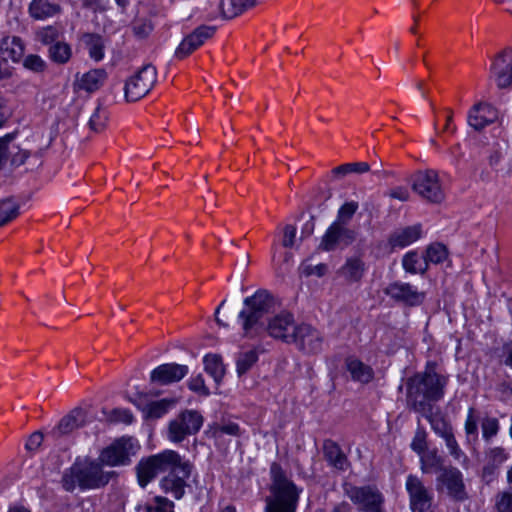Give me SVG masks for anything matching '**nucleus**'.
<instances>
[{"instance_id":"1","label":"nucleus","mask_w":512,"mask_h":512,"mask_svg":"<svg viewBox=\"0 0 512 512\" xmlns=\"http://www.w3.org/2000/svg\"><path fill=\"white\" fill-rule=\"evenodd\" d=\"M274 306L273 295L265 289H260L252 296L246 297L243 301V309L238 315L244 336L253 338L267 331L272 338L291 344L294 328L297 327L291 313L277 314L265 325L264 319L274 311Z\"/></svg>"},{"instance_id":"2","label":"nucleus","mask_w":512,"mask_h":512,"mask_svg":"<svg viewBox=\"0 0 512 512\" xmlns=\"http://www.w3.org/2000/svg\"><path fill=\"white\" fill-rule=\"evenodd\" d=\"M192 468V464L183 460L176 451L165 450L141 459L136 466V473L139 485L144 488L158 474L168 472L161 479L160 486L165 493L179 500L185 494L187 479L191 475Z\"/></svg>"},{"instance_id":"3","label":"nucleus","mask_w":512,"mask_h":512,"mask_svg":"<svg viewBox=\"0 0 512 512\" xmlns=\"http://www.w3.org/2000/svg\"><path fill=\"white\" fill-rule=\"evenodd\" d=\"M446 385L447 377L437 373L434 362H428L424 371L406 380L407 407L419 414H430L434 403L443 398Z\"/></svg>"},{"instance_id":"4","label":"nucleus","mask_w":512,"mask_h":512,"mask_svg":"<svg viewBox=\"0 0 512 512\" xmlns=\"http://www.w3.org/2000/svg\"><path fill=\"white\" fill-rule=\"evenodd\" d=\"M103 466L99 459L76 458L75 462L62 474V488L66 492H74L77 487L82 491L104 488L111 479L118 476V473L105 471Z\"/></svg>"},{"instance_id":"5","label":"nucleus","mask_w":512,"mask_h":512,"mask_svg":"<svg viewBox=\"0 0 512 512\" xmlns=\"http://www.w3.org/2000/svg\"><path fill=\"white\" fill-rule=\"evenodd\" d=\"M270 496L265 498L264 512H296L301 489L287 477L278 462L270 466Z\"/></svg>"},{"instance_id":"6","label":"nucleus","mask_w":512,"mask_h":512,"mask_svg":"<svg viewBox=\"0 0 512 512\" xmlns=\"http://www.w3.org/2000/svg\"><path fill=\"white\" fill-rule=\"evenodd\" d=\"M343 491L354 505L360 506L362 512H385V498L376 485L356 486L345 482Z\"/></svg>"},{"instance_id":"7","label":"nucleus","mask_w":512,"mask_h":512,"mask_svg":"<svg viewBox=\"0 0 512 512\" xmlns=\"http://www.w3.org/2000/svg\"><path fill=\"white\" fill-rule=\"evenodd\" d=\"M157 82V69L151 63L143 65L126 79L124 98L127 102H136L145 97Z\"/></svg>"},{"instance_id":"8","label":"nucleus","mask_w":512,"mask_h":512,"mask_svg":"<svg viewBox=\"0 0 512 512\" xmlns=\"http://www.w3.org/2000/svg\"><path fill=\"white\" fill-rule=\"evenodd\" d=\"M203 425V416L196 410H184L171 420L167 429L168 439L182 442L187 436L196 434Z\"/></svg>"},{"instance_id":"9","label":"nucleus","mask_w":512,"mask_h":512,"mask_svg":"<svg viewBox=\"0 0 512 512\" xmlns=\"http://www.w3.org/2000/svg\"><path fill=\"white\" fill-rule=\"evenodd\" d=\"M411 187L415 193L429 203L438 204L445 198L438 173L432 169L416 172L412 177Z\"/></svg>"},{"instance_id":"10","label":"nucleus","mask_w":512,"mask_h":512,"mask_svg":"<svg viewBox=\"0 0 512 512\" xmlns=\"http://www.w3.org/2000/svg\"><path fill=\"white\" fill-rule=\"evenodd\" d=\"M437 491L446 490L447 495L456 502L469 498L461 471L454 466H447L436 478Z\"/></svg>"},{"instance_id":"11","label":"nucleus","mask_w":512,"mask_h":512,"mask_svg":"<svg viewBox=\"0 0 512 512\" xmlns=\"http://www.w3.org/2000/svg\"><path fill=\"white\" fill-rule=\"evenodd\" d=\"M405 489L409 496L412 512H433V493L418 476L409 474L406 478Z\"/></svg>"},{"instance_id":"12","label":"nucleus","mask_w":512,"mask_h":512,"mask_svg":"<svg viewBox=\"0 0 512 512\" xmlns=\"http://www.w3.org/2000/svg\"><path fill=\"white\" fill-rule=\"evenodd\" d=\"M324 337L310 324L302 323L294 328L291 344L307 355H316L322 351Z\"/></svg>"},{"instance_id":"13","label":"nucleus","mask_w":512,"mask_h":512,"mask_svg":"<svg viewBox=\"0 0 512 512\" xmlns=\"http://www.w3.org/2000/svg\"><path fill=\"white\" fill-rule=\"evenodd\" d=\"M356 237L355 230L333 222L323 235L319 249L327 252L335 251L338 248L344 249L350 246L356 240Z\"/></svg>"},{"instance_id":"14","label":"nucleus","mask_w":512,"mask_h":512,"mask_svg":"<svg viewBox=\"0 0 512 512\" xmlns=\"http://www.w3.org/2000/svg\"><path fill=\"white\" fill-rule=\"evenodd\" d=\"M216 32L215 26L201 25L188 34L175 50L177 59H184L193 53L196 49L204 44V42L214 36Z\"/></svg>"},{"instance_id":"15","label":"nucleus","mask_w":512,"mask_h":512,"mask_svg":"<svg viewBox=\"0 0 512 512\" xmlns=\"http://www.w3.org/2000/svg\"><path fill=\"white\" fill-rule=\"evenodd\" d=\"M384 293L394 301L410 307L421 305L425 299L424 292H419L411 284L400 281L390 283L384 289Z\"/></svg>"},{"instance_id":"16","label":"nucleus","mask_w":512,"mask_h":512,"mask_svg":"<svg viewBox=\"0 0 512 512\" xmlns=\"http://www.w3.org/2000/svg\"><path fill=\"white\" fill-rule=\"evenodd\" d=\"M491 73L499 88L512 84V49L506 48L498 53L492 63Z\"/></svg>"},{"instance_id":"17","label":"nucleus","mask_w":512,"mask_h":512,"mask_svg":"<svg viewBox=\"0 0 512 512\" xmlns=\"http://www.w3.org/2000/svg\"><path fill=\"white\" fill-rule=\"evenodd\" d=\"M188 372L189 368L186 365L177 363L161 364L151 371L150 382L158 385H169L182 380Z\"/></svg>"},{"instance_id":"18","label":"nucleus","mask_w":512,"mask_h":512,"mask_svg":"<svg viewBox=\"0 0 512 512\" xmlns=\"http://www.w3.org/2000/svg\"><path fill=\"white\" fill-rule=\"evenodd\" d=\"M86 418L87 414L84 409L80 407L74 408L61 418L58 425L51 430L49 435L54 439L68 435L83 427L86 424Z\"/></svg>"},{"instance_id":"19","label":"nucleus","mask_w":512,"mask_h":512,"mask_svg":"<svg viewBox=\"0 0 512 512\" xmlns=\"http://www.w3.org/2000/svg\"><path fill=\"white\" fill-rule=\"evenodd\" d=\"M128 440L122 438L104 448L98 457L103 465L110 467L126 465L130 462Z\"/></svg>"},{"instance_id":"20","label":"nucleus","mask_w":512,"mask_h":512,"mask_svg":"<svg viewBox=\"0 0 512 512\" xmlns=\"http://www.w3.org/2000/svg\"><path fill=\"white\" fill-rule=\"evenodd\" d=\"M497 117V110L492 105L479 102L470 109L467 121L474 130L481 131L486 126L495 122Z\"/></svg>"},{"instance_id":"21","label":"nucleus","mask_w":512,"mask_h":512,"mask_svg":"<svg viewBox=\"0 0 512 512\" xmlns=\"http://www.w3.org/2000/svg\"><path fill=\"white\" fill-rule=\"evenodd\" d=\"M421 235L422 228L420 224L399 228L389 235L388 245L391 250L396 248L402 249L417 241Z\"/></svg>"},{"instance_id":"22","label":"nucleus","mask_w":512,"mask_h":512,"mask_svg":"<svg viewBox=\"0 0 512 512\" xmlns=\"http://www.w3.org/2000/svg\"><path fill=\"white\" fill-rule=\"evenodd\" d=\"M322 450L324 459L328 465L339 471H345L349 468L350 462L348 457L337 442L331 439H325L323 441Z\"/></svg>"},{"instance_id":"23","label":"nucleus","mask_w":512,"mask_h":512,"mask_svg":"<svg viewBox=\"0 0 512 512\" xmlns=\"http://www.w3.org/2000/svg\"><path fill=\"white\" fill-rule=\"evenodd\" d=\"M108 78L105 69L97 68L84 73L80 78L76 75V82L80 90L93 93L99 90Z\"/></svg>"},{"instance_id":"24","label":"nucleus","mask_w":512,"mask_h":512,"mask_svg":"<svg viewBox=\"0 0 512 512\" xmlns=\"http://www.w3.org/2000/svg\"><path fill=\"white\" fill-rule=\"evenodd\" d=\"M347 370L351 374V377L354 381H358L361 383H369L374 377V371L369 366L363 363L362 361L349 357L346 359Z\"/></svg>"},{"instance_id":"25","label":"nucleus","mask_w":512,"mask_h":512,"mask_svg":"<svg viewBox=\"0 0 512 512\" xmlns=\"http://www.w3.org/2000/svg\"><path fill=\"white\" fill-rule=\"evenodd\" d=\"M174 398H164L158 401H152L142 409L144 418L147 420H156L164 416L176 404Z\"/></svg>"},{"instance_id":"26","label":"nucleus","mask_w":512,"mask_h":512,"mask_svg":"<svg viewBox=\"0 0 512 512\" xmlns=\"http://www.w3.org/2000/svg\"><path fill=\"white\" fill-rule=\"evenodd\" d=\"M60 6L48 0H33L29 5V14L33 19L43 20L59 13Z\"/></svg>"},{"instance_id":"27","label":"nucleus","mask_w":512,"mask_h":512,"mask_svg":"<svg viewBox=\"0 0 512 512\" xmlns=\"http://www.w3.org/2000/svg\"><path fill=\"white\" fill-rule=\"evenodd\" d=\"M365 271L364 262L358 257L348 258L339 273L350 283L359 282Z\"/></svg>"},{"instance_id":"28","label":"nucleus","mask_w":512,"mask_h":512,"mask_svg":"<svg viewBox=\"0 0 512 512\" xmlns=\"http://www.w3.org/2000/svg\"><path fill=\"white\" fill-rule=\"evenodd\" d=\"M24 43L20 37H4L0 42V50L13 62H18L24 54Z\"/></svg>"},{"instance_id":"29","label":"nucleus","mask_w":512,"mask_h":512,"mask_svg":"<svg viewBox=\"0 0 512 512\" xmlns=\"http://www.w3.org/2000/svg\"><path fill=\"white\" fill-rule=\"evenodd\" d=\"M420 415L428 420L432 430L439 437L446 439L448 436L453 434L452 425L439 412L434 413L433 410H430V414Z\"/></svg>"},{"instance_id":"30","label":"nucleus","mask_w":512,"mask_h":512,"mask_svg":"<svg viewBox=\"0 0 512 512\" xmlns=\"http://www.w3.org/2000/svg\"><path fill=\"white\" fill-rule=\"evenodd\" d=\"M48 58L55 64L64 65L72 57V48L70 44L59 40L47 50Z\"/></svg>"},{"instance_id":"31","label":"nucleus","mask_w":512,"mask_h":512,"mask_svg":"<svg viewBox=\"0 0 512 512\" xmlns=\"http://www.w3.org/2000/svg\"><path fill=\"white\" fill-rule=\"evenodd\" d=\"M20 205L13 197L0 200V227L11 222L19 215Z\"/></svg>"},{"instance_id":"32","label":"nucleus","mask_w":512,"mask_h":512,"mask_svg":"<svg viewBox=\"0 0 512 512\" xmlns=\"http://www.w3.org/2000/svg\"><path fill=\"white\" fill-rule=\"evenodd\" d=\"M204 366L205 371L213 377L217 384H219L225 375V368L221 357L217 354L206 355L204 357Z\"/></svg>"},{"instance_id":"33","label":"nucleus","mask_w":512,"mask_h":512,"mask_svg":"<svg viewBox=\"0 0 512 512\" xmlns=\"http://www.w3.org/2000/svg\"><path fill=\"white\" fill-rule=\"evenodd\" d=\"M82 39L88 49L89 56L95 61L102 60L104 57L102 37L94 33H85Z\"/></svg>"},{"instance_id":"34","label":"nucleus","mask_w":512,"mask_h":512,"mask_svg":"<svg viewBox=\"0 0 512 512\" xmlns=\"http://www.w3.org/2000/svg\"><path fill=\"white\" fill-rule=\"evenodd\" d=\"M420 455L421 470L423 473H429L432 469L442 472L443 468L447 466L443 465V459L438 455L437 450L425 451Z\"/></svg>"},{"instance_id":"35","label":"nucleus","mask_w":512,"mask_h":512,"mask_svg":"<svg viewBox=\"0 0 512 512\" xmlns=\"http://www.w3.org/2000/svg\"><path fill=\"white\" fill-rule=\"evenodd\" d=\"M402 265L406 272L411 274H424L427 269V263L421 261L416 251H410L403 256Z\"/></svg>"},{"instance_id":"36","label":"nucleus","mask_w":512,"mask_h":512,"mask_svg":"<svg viewBox=\"0 0 512 512\" xmlns=\"http://www.w3.org/2000/svg\"><path fill=\"white\" fill-rule=\"evenodd\" d=\"M60 38L61 33L59 29L52 25L42 27L35 32V40L42 45L48 46V48L58 42Z\"/></svg>"},{"instance_id":"37","label":"nucleus","mask_w":512,"mask_h":512,"mask_svg":"<svg viewBox=\"0 0 512 512\" xmlns=\"http://www.w3.org/2000/svg\"><path fill=\"white\" fill-rule=\"evenodd\" d=\"M448 256L447 248L441 243H433L426 249L424 256V263L427 265L431 262L433 264H439L443 262Z\"/></svg>"},{"instance_id":"38","label":"nucleus","mask_w":512,"mask_h":512,"mask_svg":"<svg viewBox=\"0 0 512 512\" xmlns=\"http://www.w3.org/2000/svg\"><path fill=\"white\" fill-rule=\"evenodd\" d=\"M257 361L258 353L255 350L240 353L236 360L238 376L241 377L247 373Z\"/></svg>"},{"instance_id":"39","label":"nucleus","mask_w":512,"mask_h":512,"mask_svg":"<svg viewBox=\"0 0 512 512\" xmlns=\"http://www.w3.org/2000/svg\"><path fill=\"white\" fill-rule=\"evenodd\" d=\"M107 121L108 113L102 108L101 104H98L89 119L88 125L92 131L99 133L105 129Z\"/></svg>"},{"instance_id":"40","label":"nucleus","mask_w":512,"mask_h":512,"mask_svg":"<svg viewBox=\"0 0 512 512\" xmlns=\"http://www.w3.org/2000/svg\"><path fill=\"white\" fill-rule=\"evenodd\" d=\"M359 205L355 201H350L344 203L338 210L337 218L334 221L335 223H339L341 225L348 226L349 222L353 218L356 213Z\"/></svg>"},{"instance_id":"41","label":"nucleus","mask_w":512,"mask_h":512,"mask_svg":"<svg viewBox=\"0 0 512 512\" xmlns=\"http://www.w3.org/2000/svg\"><path fill=\"white\" fill-rule=\"evenodd\" d=\"M220 14L224 20H230L242 14V7L239 0H228L226 5L225 0H221L219 4Z\"/></svg>"},{"instance_id":"42","label":"nucleus","mask_w":512,"mask_h":512,"mask_svg":"<svg viewBox=\"0 0 512 512\" xmlns=\"http://www.w3.org/2000/svg\"><path fill=\"white\" fill-rule=\"evenodd\" d=\"M153 23L148 18H139L133 21L132 31L135 37L138 39L147 38L153 31Z\"/></svg>"},{"instance_id":"43","label":"nucleus","mask_w":512,"mask_h":512,"mask_svg":"<svg viewBox=\"0 0 512 512\" xmlns=\"http://www.w3.org/2000/svg\"><path fill=\"white\" fill-rule=\"evenodd\" d=\"M411 449L416 452L418 455L423 454L428 446H427V433L423 427L418 425L413 440L410 445Z\"/></svg>"},{"instance_id":"44","label":"nucleus","mask_w":512,"mask_h":512,"mask_svg":"<svg viewBox=\"0 0 512 512\" xmlns=\"http://www.w3.org/2000/svg\"><path fill=\"white\" fill-rule=\"evenodd\" d=\"M30 156V152L28 150L20 148V146L15 145L11 142L8 160H10V164L12 166L18 167L23 165L26 159Z\"/></svg>"},{"instance_id":"45","label":"nucleus","mask_w":512,"mask_h":512,"mask_svg":"<svg viewBox=\"0 0 512 512\" xmlns=\"http://www.w3.org/2000/svg\"><path fill=\"white\" fill-rule=\"evenodd\" d=\"M108 420L111 423H124L131 424L134 420V416L129 409L125 408H114L108 415Z\"/></svg>"},{"instance_id":"46","label":"nucleus","mask_w":512,"mask_h":512,"mask_svg":"<svg viewBox=\"0 0 512 512\" xmlns=\"http://www.w3.org/2000/svg\"><path fill=\"white\" fill-rule=\"evenodd\" d=\"M23 66L35 73L44 72L47 68V63L36 54H29L23 60Z\"/></svg>"},{"instance_id":"47","label":"nucleus","mask_w":512,"mask_h":512,"mask_svg":"<svg viewBox=\"0 0 512 512\" xmlns=\"http://www.w3.org/2000/svg\"><path fill=\"white\" fill-rule=\"evenodd\" d=\"M188 388L200 396H209L210 390L205 385L202 374L192 377L188 382Z\"/></svg>"},{"instance_id":"48","label":"nucleus","mask_w":512,"mask_h":512,"mask_svg":"<svg viewBox=\"0 0 512 512\" xmlns=\"http://www.w3.org/2000/svg\"><path fill=\"white\" fill-rule=\"evenodd\" d=\"M15 135V133H8L4 137L0 138V170L8 161L10 144L13 142Z\"/></svg>"},{"instance_id":"49","label":"nucleus","mask_w":512,"mask_h":512,"mask_svg":"<svg viewBox=\"0 0 512 512\" xmlns=\"http://www.w3.org/2000/svg\"><path fill=\"white\" fill-rule=\"evenodd\" d=\"M155 506H147V512H174V503L169 499L157 496L155 497Z\"/></svg>"},{"instance_id":"50","label":"nucleus","mask_w":512,"mask_h":512,"mask_svg":"<svg viewBox=\"0 0 512 512\" xmlns=\"http://www.w3.org/2000/svg\"><path fill=\"white\" fill-rule=\"evenodd\" d=\"M483 438L490 440L498 433L499 423L496 418H485L481 424Z\"/></svg>"},{"instance_id":"51","label":"nucleus","mask_w":512,"mask_h":512,"mask_svg":"<svg viewBox=\"0 0 512 512\" xmlns=\"http://www.w3.org/2000/svg\"><path fill=\"white\" fill-rule=\"evenodd\" d=\"M296 228L291 224L285 225L283 229V240L282 245L285 248H292L295 243Z\"/></svg>"},{"instance_id":"52","label":"nucleus","mask_w":512,"mask_h":512,"mask_svg":"<svg viewBox=\"0 0 512 512\" xmlns=\"http://www.w3.org/2000/svg\"><path fill=\"white\" fill-rule=\"evenodd\" d=\"M507 454L502 447H495L490 449L489 451V461L488 463L496 464V466L500 467V465L506 461Z\"/></svg>"},{"instance_id":"53","label":"nucleus","mask_w":512,"mask_h":512,"mask_svg":"<svg viewBox=\"0 0 512 512\" xmlns=\"http://www.w3.org/2000/svg\"><path fill=\"white\" fill-rule=\"evenodd\" d=\"M444 441L451 456H453L457 460L460 459V457L463 455V452L458 446L454 433L448 436L446 439H444Z\"/></svg>"},{"instance_id":"54","label":"nucleus","mask_w":512,"mask_h":512,"mask_svg":"<svg viewBox=\"0 0 512 512\" xmlns=\"http://www.w3.org/2000/svg\"><path fill=\"white\" fill-rule=\"evenodd\" d=\"M474 411H475L474 408H472V407L469 408L467 419L465 422V431H466L467 435L477 436L478 426H477V421L474 417Z\"/></svg>"},{"instance_id":"55","label":"nucleus","mask_w":512,"mask_h":512,"mask_svg":"<svg viewBox=\"0 0 512 512\" xmlns=\"http://www.w3.org/2000/svg\"><path fill=\"white\" fill-rule=\"evenodd\" d=\"M43 439H44V436H43L42 432L36 431L29 436L28 441L26 442L25 448L29 451L37 450L41 446Z\"/></svg>"},{"instance_id":"56","label":"nucleus","mask_w":512,"mask_h":512,"mask_svg":"<svg viewBox=\"0 0 512 512\" xmlns=\"http://www.w3.org/2000/svg\"><path fill=\"white\" fill-rule=\"evenodd\" d=\"M387 195L390 198L397 199L399 201L405 202L410 198V193L406 187L397 186L387 192Z\"/></svg>"},{"instance_id":"57","label":"nucleus","mask_w":512,"mask_h":512,"mask_svg":"<svg viewBox=\"0 0 512 512\" xmlns=\"http://www.w3.org/2000/svg\"><path fill=\"white\" fill-rule=\"evenodd\" d=\"M499 467L496 464L487 463L482 469V480L489 484L496 478Z\"/></svg>"},{"instance_id":"58","label":"nucleus","mask_w":512,"mask_h":512,"mask_svg":"<svg viewBox=\"0 0 512 512\" xmlns=\"http://www.w3.org/2000/svg\"><path fill=\"white\" fill-rule=\"evenodd\" d=\"M215 434H227L232 436H239L240 435V427L238 424L230 422L227 424H223L219 426L215 430Z\"/></svg>"},{"instance_id":"59","label":"nucleus","mask_w":512,"mask_h":512,"mask_svg":"<svg viewBox=\"0 0 512 512\" xmlns=\"http://www.w3.org/2000/svg\"><path fill=\"white\" fill-rule=\"evenodd\" d=\"M496 506L499 512H512V494L504 493Z\"/></svg>"},{"instance_id":"60","label":"nucleus","mask_w":512,"mask_h":512,"mask_svg":"<svg viewBox=\"0 0 512 512\" xmlns=\"http://www.w3.org/2000/svg\"><path fill=\"white\" fill-rule=\"evenodd\" d=\"M326 270H327V267L325 264H318L315 266L305 265L303 268V273L306 276L317 275V276L321 277L325 274Z\"/></svg>"},{"instance_id":"61","label":"nucleus","mask_w":512,"mask_h":512,"mask_svg":"<svg viewBox=\"0 0 512 512\" xmlns=\"http://www.w3.org/2000/svg\"><path fill=\"white\" fill-rule=\"evenodd\" d=\"M331 174H332L333 179H335V180L343 179L348 174H351L348 163H345V164H342V165H339V166L333 168L331 171Z\"/></svg>"},{"instance_id":"62","label":"nucleus","mask_w":512,"mask_h":512,"mask_svg":"<svg viewBox=\"0 0 512 512\" xmlns=\"http://www.w3.org/2000/svg\"><path fill=\"white\" fill-rule=\"evenodd\" d=\"M349 169L355 174H364L370 171L371 167L367 162H352L348 163Z\"/></svg>"},{"instance_id":"63","label":"nucleus","mask_w":512,"mask_h":512,"mask_svg":"<svg viewBox=\"0 0 512 512\" xmlns=\"http://www.w3.org/2000/svg\"><path fill=\"white\" fill-rule=\"evenodd\" d=\"M503 350L505 355L503 363L512 368V344H505Z\"/></svg>"},{"instance_id":"64","label":"nucleus","mask_w":512,"mask_h":512,"mask_svg":"<svg viewBox=\"0 0 512 512\" xmlns=\"http://www.w3.org/2000/svg\"><path fill=\"white\" fill-rule=\"evenodd\" d=\"M330 512H352V506L348 502L342 501L334 505Z\"/></svg>"}]
</instances>
